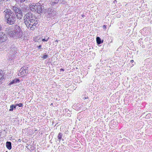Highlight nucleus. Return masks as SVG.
I'll list each match as a JSON object with an SVG mask.
<instances>
[{"instance_id": "nucleus-23", "label": "nucleus", "mask_w": 152, "mask_h": 152, "mask_svg": "<svg viewBox=\"0 0 152 152\" xmlns=\"http://www.w3.org/2000/svg\"><path fill=\"white\" fill-rule=\"evenodd\" d=\"M17 106V104H15V105H13V109H15Z\"/></svg>"}, {"instance_id": "nucleus-21", "label": "nucleus", "mask_w": 152, "mask_h": 152, "mask_svg": "<svg viewBox=\"0 0 152 152\" xmlns=\"http://www.w3.org/2000/svg\"><path fill=\"white\" fill-rule=\"evenodd\" d=\"M49 39V38L48 37L47 39L46 40L45 39H42V41L43 42L44 41H48V39Z\"/></svg>"}, {"instance_id": "nucleus-5", "label": "nucleus", "mask_w": 152, "mask_h": 152, "mask_svg": "<svg viewBox=\"0 0 152 152\" xmlns=\"http://www.w3.org/2000/svg\"><path fill=\"white\" fill-rule=\"evenodd\" d=\"M48 17H52L55 16L56 14V11L53 9H49L47 11Z\"/></svg>"}, {"instance_id": "nucleus-13", "label": "nucleus", "mask_w": 152, "mask_h": 152, "mask_svg": "<svg viewBox=\"0 0 152 152\" xmlns=\"http://www.w3.org/2000/svg\"><path fill=\"white\" fill-rule=\"evenodd\" d=\"M6 146L7 148L9 150L11 149L12 148L11 142H6Z\"/></svg>"}, {"instance_id": "nucleus-24", "label": "nucleus", "mask_w": 152, "mask_h": 152, "mask_svg": "<svg viewBox=\"0 0 152 152\" xmlns=\"http://www.w3.org/2000/svg\"><path fill=\"white\" fill-rule=\"evenodd\" d=\"M103 27L104 29H106V26L105 25H104Z\"/></svg>"}, {"instance_id": "nucleus-10", "label": "nucleus", "mask_w": 152, "mask_h": 152, "mask_svg": "<svg viewBox=\"0 0 152 152\" xmlns=\"http://www.w3.org/2000/svg\"><path fill=\"white\" fill-rule=\"evenodd\" d=\"M41 3H40V1H39L38 3V6L37 9V13L39 14H40L42 12L43 9L41 5Z\"/></svg>"}, {"instance_id": "nucleus-6", "label": "nucleus", "mask_w": 152, "mask_h": 152, "mask_svg": "<svg viewBox=\"0 0 152 152\" xmlns=\"http://www.w3.org/2000/svg\"><path fill=\"white\" fill-rule=\"evenodd\" d=\"M38 6V3L35 4L32 3L30 4L29 5V7L30 10L33 12L37 13V9Z\"/></svg>"}, {"instance_id": "nucleus-8", "label": "nucleus", "mask_w": 152, "mask_h": 152, "mask_svg": "<svg viewBox=\"0 0 152 152\" xmlns=\"http://www.w3.org/2000/svg\"><path fill=\"white\" fill-rule=\"evenodd\" d=\"M27 69V67L23 66L22 67L19 71L18 75L19 76L21 75H25L26 73V70Z\"/></svg>"}, {"instance_id": "nucleus-17", "label": "nucleus", "mask_w": 152, "mask_h": 152, "mask_svg": "<svg viewBox=\"0 0 152 152\" xmlns=\"http://www.w3.org/2000/svg\"><path fill=\"white\" fill-rule=\"evenodd\" d=\"M58 1L59 0H53L52 2L53 3L56 4L58 3Z\"/></svg>"}, {"instance_id": "nucleus-16", "label": "nucleus", "mask_w": 152, "mask_h": 152, "mask_svg": "<svg viewBox=\"0 0 152 152\" xmlns=\"http://www.w3.org/2000/svg\"><path fill=\"white\" fill-rule=\"evenodd\" d=\"M13 104H11L10 106V109L9 110L10 111H12L13 110Z\"/></svg>"}, {"instance_id": "nucleus-26", "label": "nucleus", "mask_w": 152, "mask_h": 152, "mask_svg": "<svg viewBox=\"0 0 152 152\" xmlns=\"http://www.w3.org/2000/svg\"><path fill=\"white\" fill-rule=\"evenodd\" d=\"M86 99V97H83V100H85V99Z\"/></svg>"}, {"instance_id": "nucleus-1", "label": "nucleus", "mask_w": 152, "mask_h": 152, "mask_svg": "<svg viewBox=\"0 0 152 152\" xmlns=\"http://www.w3.org/2000/svg\"><path fill=\"white\" fill-rule=\"evenodd\" d=\"M21 19L23 15L24 17V23L27 27L31 30L33 31L39 26V21L37 18L32 13L29 11V7L26 5H22L20 7Z\"/></svg>"}, {"instance_id": "nucleus-29", "label": "nucleus", "mask_w": 152, "mask_h": 152, "mask_svg": "<svg viewBox=\"0 0 152 152\" xmlns=\"http://www.w3.org/2000/svg\"><path fill=\"white\" fill-rule=\"evenodd\" d=\"M133 61H134L133 60H131V62H133Z\"/></svg>"}, {"instance_id": "nucleus-28", "label": "nucleus", "mask_w": 152, "mask_h": 152, "mask_svg": "<svg viewBox=\"0 0 152 152\" xmlns=\"http://www.w3.org/2000/svg\"><path fill=\"white\" fill-rule=\"evenodd\" d=\"M1 28H2V27H1V26L0 25V31L1 30Z\"/></svg>"}, {"instance_id": "nucleus-4", "label": "nucleus", "mask_w": 152, "mask_h": 152, "mask_svg": "<svg viewBox=\"0 0 152 152\" xmlns=\"http://www.w3.org/2000/svg\"><path fill=\"white\" fill-rule=\"evenodd\" d=\"M12 10L14 11L15 15L16 16L17 18L20 20L21 19V14H20V8L16 6H13L12 7Z\"/></svg>"}, {"instance_id": "nucleus-2", "label": "nucleus", "mask_w": 152, "mask_h": 152, "mask_svg": "<svg viewBox=\"0 0 152 152\" xmlns=\"http://www.w3.org/2000/svg\"><path fill=\"white\" fill-rule=\"evenodd\" d=\"M8 35L10 37L17 39L21 38L23 36V33L20 26L17 24L13 26V30L9 32Z\"/></svg>"}, {"instance_id": "nucleus-12", "label": "nucleus", "mask_w": 152, "mask_h": 152, "mask_svg": "<svg viewBox=\"0 0 152 152\" xmlns=\"http://www.w3.org/2000/svg\"><path fill=\"white\" fill-rule=\"evenodd\" d=\"M19 79H15L13 80L10 83H9V85H11L13 84L18 83L19 82Z\"/></svg>"}, {"instance_id": "nucleus-30", "label": "nucleus", "mask_w": 152, "mask_h": 152, "mask_svg": "<svg viewBox=\"0 0 152 152\" xmlns=\"http://www.w3.org/2000/svg\"><path fill=\"white\" fill-rule=\"evenodd\" d=\"M86 99H88V96H87V97H86Z\"/></svg>"}, {"instance_id": "nucleus-15", "label": "nucleus", "mask_w": 152, "mask_h": 152, "mask_svg": "<svg viewBox=\"0 0 152 152\" xmlns=\"http://www.w3.org/2000/svg\"><path fill=\"white\" fill-rule=\"evenodd\" d=\"M62 133L61 132H59L58 134V140H59V142H60L61 140L62 139Z\"/></svg>"}, {"instance_id": "nucleus-20", "label": "nucleus", "mask_w": 152, "mask_h": 152, "mask_svg": "<svg viewBox=\"0 0 152 152\" xmlns=\"http://www.w3.org/2000/svg\"><path fill=\"white\" fill-rule=\"evenodd\" d=\"M18 2H22L25 1V0H16Z\"/></svg>"}, {"instance_id": "nucleus-22", "label": "nucleus", "mask_w": 152, "mask_h": 152, "mask_svg": "<svg viewBox=\"0 0 152 152\" xmlns=\"http://www.w3.org/2000/svg\"><path fill=\"white\" fill-rule=\"evenodd\" d=\"M42 46V45H39V46H38V48L39 49H40L41 48L42 50L43 49V48H41V47Z\"/></svg>"}, {"instance_id": "nucleus-32", "label": "nucleus", "mask_w": 152, "mask_h": 152, "mask_svg": "<svg viewBox=\"0 0 152 152\" xmlns=\"http://www.w3.org/2000/svg\"><path fill=\"white\" fill-rule=\"evenodd\" d=\"M62 140H64V139H62Z\"/></svg>"}, {"instance_id": "nucleus-7", "label": "nucleus", "mask_w": 152, "mask_h": 152, "mask_svg": "<svg viewBox=\"0 0 152 152\" xmlns=\"http://www.w3.org/2000/svg\"><path fill=\"white\" fill-rule=\"evenodd\" d=\"M7 39L6 35L2 32H0V44L5 42Z\"/></svg>"}, {"instance_id": "nucleus-27", "label": "nucleus", "mask_w": 152, "mask_h": 152, "mask_svg": "<svg viewBox=\"0 0 152 152\" xmlns=\"http://www.w3.org/2000/svg\"><path fill=\"white\" fill-rule=\"evenodd\" d=\"M64 69H60V71H64Z\"/></svg>"}, {"instance_id": "nucleus-25", "label": "nucleus", "mask_w": 152, "mask_h": 152, "mask_svg": "<svg viewBox=\"0 0 152 152\" xmlns=\"http://www.w3.org/2000/svg\"><path fill=\"white\" fill-rule=\"evenodd\" d=\"M117 2V1L116 0H115L113 1V3H116Z\"/></svg>"}, {"instance_id": "nucleus-19", "label": "nucleus", "mask_w": 152, "mask_h": 152, "mask_svg": "<svg viewBox=\"0 0 152 152\" xmlns=\"http://www.w3.org/2000/svg\"><path fill=\"white\" fill-rule=\"evenodd\" d=\"M16 104L17 106H18L20 107H22L23 106V104L22 103H20L19 104Z\"/></svg>"}, {"instance_id": "nucleus-3", "label": "nucleus", "mask_w": 152, "mask_h": 152, "mask_svg": "<svg viewBox=\"0 0 152 152\" xmlns=\"http://www.w3.org/2000/svg\"><path fill=\"white\" fill-rule=\"evenodd\" d=\"M3 13L7 18V23L12 25L15 23L17 17L10 10L6 9Z\"/></svg>"}, {"instance_id": "nucleus-31", "label": "nucleus", "mask_w": 152, "mask_h": 152, "mask_svg": "<svg viewBox=\"0 0 152 152\" xmlns=\"http://www.w3.org/2000/svg\"><path fill=\"white\" fill-rule=\"evenodd\" d=\"M9 46H10V47H11V46H10V45H9ZM9 48H10V47H9Z\"/></svg>"}, {"instance_id": "nucleus-18", "label": "nucleus", "mask_w": 152, "mask_h": 152, "mask_svg": "<svg viewBox=\"0 0 152 152\" xmlns=\"http://www.w3.org/2000/svg\"><path fill=\"white\" fill-rule=\"evenodd\" d=\"M48 56L47 55H44L42 57V58H44V59H45L47 58H48Z\"/></svg>"}, {"instance_id": "nucleus-14", "label": "nucleus", "mask_w": 152, "mask_h": 152, "mask_svg": "<svg viewBox=\"0 0 152 152\" xmlns=\"http://www.w3.org/2000/svg\"><path fill=\"white\" fill-rule=\"evenodd\" d=\"M96 41L98 45H99L102 43L103 41V40L102 41L101 38L99 37H97L96 38Z\"/></svg>"}, {"instance_id": "nucleus-9", "label": "nucleus", "mask_w": 152, "mask_h": 152, "mask_svg": "<svg viewBox=\"0 0 152 152\" xmlns=\"http://www.w3.org/2000/svg\"><path fill=\"white\" fill-rule=\"evenodd\" d=\"M10 51L13 54L12 55L14 57L15 54L17 53V51L16 47L13 45H11V47H10Z\"/></svg>"}, {"instance_id": "nucleus-11", "label": "nucleus", "mask_w": 152, "mask_h": 152, "mask_svg": "<svg viewBox=\"0 0 152 152\" xmlns=\"http://www.w3.org/2000/svg\"><path fill=\"white\" fill-rule=\"evenodd\" d=\"M4 75L3 72L2 70L0 71V84L2 83V81L4 80Z\"/></svg>"}]
</instances>
